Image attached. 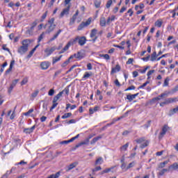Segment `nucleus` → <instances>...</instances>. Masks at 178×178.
Masks as SVG:
<instances>
[{"instance_id": "nucleus-1", "label": "nucleus", "mask_w": 178, "mask_h": 178, "mask_svg": "<svg viewBox=\"0 0 178 178\" xmlns=\"http://www.w3.org/2000/svg\"><path fill=\"white\" fill-rule=\"evenodd\" d=\"M78 41V44L81 46L83 47L86 42H87V38H86L85 36H76L73 40H70V42H67V44L65 46V47L60 51H59V55L62 54H65V52H66V51L69 50V48H70L71 45H74V44H76V42H77Z\"/></svg>"}, {"instance_id": "nucleus-2", "label": "nucleus", "mask_w": 178, "mask_h": 178, "mask_svg": "<svg viewBox=\"0 0 178 178\" xmlns=\"http://www.w3.org/2000/svg\"><path fill=\"white\" fill-rule=\"evenodd\" d=\"M31 44V40L30 39H25L22 42V46L19 47L17 49L18 54L20 55H24L27 51H29V47Z\"/></svg>"}, {"instance_id": "nucleus-3", "label": "nucleus", "mask_w": 178, "mask_h": 178, "mask_svg": "<svg viewBox=\"0 0 178 178\" xmlns=\"http://www.w3.org/2000/svg\"><path fill=\"white\" fill-rule=\"evenodd\" d=\"M55 23V18L52 17L49 19L47 22V23L44 25V29H47L46 33L49 34L50 33H52L56 28V24H54Z\"/></svg>"}, {"instance_id": "nucleus-4", "label": "nucleus", "mask_w": 178, "mask_h": 178, "mask_svg": "<svg viewBox=\"0 0 178 178\" xmlns=\"http://www.w3.org/2000/svg\"><path fill=\"white\" fill-rule=\"evenodd\" d=\"M135 141L137 143V144H142V143H143V144L140 145V147L142 149L145 148V147H148V144H149V141L146 140L145 138L144 137L136 139Z\"/></svg>"}, {"instance_id": "nucleus-5", "label": "nucleus", "mask_w": 178, "mask_h": 178, "mask_svg": "<svg viewBox=\"0 0 178 178\" xmlns=\"http://www.w3.org/2000/svg\"><path fill=\"white\" fill-rule=\"evenodd\" d=\"M177 101V97H170L167 98L164 100V102H162L160 103V106L163 107L165 105H169V104H173V102H176Z\"/></svg>"}, {"instance_id": "nucleus-6", "label": "nucleus", "mask_w": 178, "mask_h": 178, "mask_svg": "<svg viewBox=\"0 0 178 178\" xmlns=\"http://www.w3.org/2000/svg\"><path fill=\"white\" fill-rule=\"evenodd\" d=\"M92 20V18L89 17L87 21L85 22H83L77 28L78 31H80L84 29V27H88V26H90L91 24V22Z\"/></svg>"}, {"instance_id": "nucleus-7", "label": "nucleus", "mask_w": 178, "mask_h": 178, "mask_svg": "<svg viewBox=\"0 0 178 178\" xmlns=\"http://www.w3.org/2000/svg\"><path fill=\"white\" fill-rule=\"evenodd\" d=\"M136 166V161H132L131 163H129L127 165V164L121 165V169L124 172H127L129 169H131V168H134Z\"/></svg>"}, {"instance_id": "nucleus-8", "label": "nucleus", "mask_w": 178, "mask_h": 178, "mask_svg": "<svg viewBox=\"0 0 178 178\" xmlns=\"http://www.w3.org/2000/svg\"><path fill=\"white\" fill-rule=\"evenodd\" d=\"M55 51H56V47L54 46L52 47H47L44 49V56L45 57H48V56H51V55H52V54H54V52H55Z\"/></svg>"}, {"instance_id": "nucleus-9", "label": "nucleus", "mask_w": 178, "mask_h": 178, "mask_svg": "<svg viewBox=\"0 0 178 178\" xmlns=\"http://www.w3.org/2000/svg\"><path fill=\"white\" fill-rule=\"evenodd\" d=\"M73 58H76V59H79V60H81V59H83L84 58V54H83L81 51H78L76 54L70 56L69 59H73Z\"/></svg>"}, {"instance_id": "nucleus-10", "label": "nucleus", "mask_w": 178, "mask_h": 178, "mask_svg": "<svg viewBox=\"0 0 178 178\" xmlns=\"http://www.w3.org/2000/svg\"><path fill=\"white\" fill-rule=\"evenodd\" d=\"M169 130V127L168 125H164L162 128V131L160 133L159 136V138L161 140V138H163V136L166 134V132Z\"/></svg>"}, {"instance_id": "nucleus-11", "label": "nucleus", "mask_w": 178, "mask_h": 178, "mask_svg": "<svg viewBox=\"0 0 178 178\" xmlns=\"http://www.w3.org/2000/svg\"><path fill=\"white\" fill-rule=\"evenodd\" d=\"M49 66H51L49 61H43L40 63V67L42 70H47Z\"/></svg>"}, {"instance_id": "nucleus-12", "label": "nucleus", "mask_w": 178, "mask_h": 178, "mask_svg": "<svg viewBox=\"0 0 178 178\" xmlns=\"http://www.w3.org/2000/svg\"><path fill=\"white\" fill-rule=\"evenodd\" d=\"M70 12V6H68L67 8H64L61 13L60 14V17H63V16H67Z\"/></svg>"}, {"instance_id": "nucleus-13", "label": "nucleus", "mask_w": 178, "mask_h": 178, "mask_svg": "<svg viewBox=\"0 0 178 178\" xmlns=\"http://www.w3.org/2000/svg\"><path fill=\"white\" fill-rule=\"evenodd\" d=\"M35 130V125H33L31 128H25L23 131L25 134H31Z\"/></svg>"}, {"instance_id": "nucleus-14", "label": "nucleus", "mask_w": 178, "mask_h": 178, "mask_svg": "<svg viewBox=\"0 0 178 178\" xmlns=\"http://www.w3.org/2000/svg\"><path fill=\"white\" fill-rule=\"evenodd\" d=\"M77 16H79V10H76L75 14L70 19V26H73V24H74V22H76V19H77Z\"/></svg>"}, {"instance_id": "nucleus-15", "label": "nucleus", "mask_w": 178, "mask_h": 178, "mask_svg": "<svg viewBox=\"0 0 178 178\" xmlns=\"http://www.w3.org/2000/svg\"><path fill=\"white\" fill-rule=\"evenodd\" d=\"M120 65L119 64L116 65L115 67L111 69V74H115V73H118V72H120Z\"/></svg>"}, {"instance_id": "nucleus-16", "label": "nucleus", "mask_w": 178, "mask_h": 178, "mask_svg": "<svg viewBox=\"0 0 178 178\" xmlns=\"http://www.w3.org/2000/svg\"><path fill=\"white\" fill-rule=\"evenodd\" d=\"M62 33V29H59L54 35L49 40V42H52V41H55L58 37H59V34Z\"/></svg>"}, {"instance_id": "nucleus-17", "label": "nucleus", "mask_w": 178, "mask_h": 178, "mask_svg": "<svg viewBox=\"0 0 178 178\" xmlns=\"http://www.w3.org/2000/svg\"><path fill=\"white\" fill-rule=\"evenodd\" d=\"M62 95H63V92H60L57 94L53 99V102H58L60 98H62Z\"/></svg>"}, {"instance_id": "nucleus-18", "label": "nucleus", "mask_w": 178, "mask_h": 178, "mask_svg": "<svg viewBox=\"0 0 178 178\" xmlns=\"http://www.w3.org/2000/svg\"><path fill=\"white\" fill-rule=\"evenodd\" d=\"M77 165H79L78 162H74L71 163L70 165L67 166V169L66 170V172H69L70 170H72V169H74V168H76Z\"/></svg>"}, {"instance_id": "nucleus-19", "label": "nucleus", "mask_w": 178, "mask_h": 178, "mask_svg": "<svg viewBox=\"0 0 178 178\" xmlns=\"http://www.w3.org/2000/svg\"><path fill=\"white\" fill-rule=\"evenodd\" d=\"M139 93H136L134 95H128L127 96V99L129 100V102H131V101H133V99H136V97H138Z\"/></svg>"}, {"instance_id": "nucleus-20", "label": "nucleus", "mask_w": 178, "mask_h": 178, "mask_svg": "<svg viewBox=\"0 0 178 178\" xmlns=\"http://www.w3.org/2000/svg\"><path fill=\"white\" fill-rule=\"evenodd\" d=\"M162 24H163V21L162 19H159L154 22L155 27L161 28L162 27Z\"/></svg>"}, {"instance_id": "nucleus-21", "label": "nucleus", "mask_w": 178, "mask_h": 178, "mask_svg": "<svg viewBox=\"0 0 178 178\" xmlns=\"http://www.w3.org/2000/svg\"><path fill=\"white\" fill-rule=\"evenodd\" d=\"M92 76V72H86L84 75L82 77V80H87V79H90Z\"/></svg>"}, {"instance_id": "nucleus-22", "label": "nucleus", "mask_w": 178, "mask_h": 178, "mask_svg": "<svg viewBox=\"0 0 178 178\" xmlns=\"http://www.w3.org/2000/svg\"><path fill=\"white\" fill-rule=\"evenodd\" d=\"M102 163H104V158L102 157L97 158L95 162V166H97V165H102Z\"/></svg>"}, {"instance_id": "nucleus-23", "label": "nucleus", "mask_w": 178, "mask_h": 178, "mask_svg": "<svg viewBox=\"0 0 178 178\" xmlns=\"http://www.w3.org/2000/svg\"><path fill=\"white\" fill-rule=\"evenodd\" d=\"M115 168H116V166H113L111 168H106L105 170H104L100 175H105V173H109V172H111L112 170H113L115 169Z\"/></svg>"}, {"instance_id": "nucleus-24", "label": "nucleus", "mask_w": 178, "mask_h": 178, "mask_svg": "<svg viewBox=\"0 0 178 178\" xmlns=\"http://www.w3.org/2000/svg\"><path fill=\"white\" fill-rule=\"evenodd\" d=\"M100 26L101 27H105L106 26V19L105 17H102L100 18Z\"/></svg>"}, {"instance_id": "nucleus-25", "label": "nucleus", "mask_w": 178, "mask_h": 178, "mask_svg": "<svg viewBox=\"0 0 178 178\" xmlns=\"http://www.w3.org/2000/svg\"><path fill=\"white\" fill-rule=\"evenodd\" d=\"M99 109V106H96L93 108H89V113L90 115H92L94 113L97 112V111Z\"/></svg>"}, {"instance_id": "nucleus-26", "label": "nucleus", "mask_w": 178, "mask_h": 178, "mask_svg": "<svg viewBox=\"0 0 178 178\" xmlns=\"http://www.w3.org/2000/svg\"><path fill=\"white\" fill-rule=\"evenodd\" d=\"M97 33H98V30L96 29H92L90 35V38H94V37H96L95 35H97Z\"/></svg>"}, {"instance_id": "nucleus-27", "label": "nucleus", "mask_w": 178, "mask_h": 178, "mask_svg": "<svg viewBox=\"0 0 178 178\" xmlns=\"http://www.w3.org/2000/svg\"><path fill=\"white\" fill-rule=\"evenodd\" d=\"M169 169H172V170H178V163H174L169 166Z\"/></svg>"}, {"instance_id": "nucleus-28", "label": "nucleus", "mask_w": 178, "mask_h": 178, "mask_svg": "<svg viewBox=\"0 0 178 178\" xmlns=\"http://www.w3.org/2000/svg\"><path fill=\"white\" fill-rule=\"evenodd\" d=\"M60 59H62V55L60 56L59 57H53L52 65H55V63H56L57 62H59Z\"/></svg>"}, {"instance_id": "nucleus-29", "label": "nucleus", "mask_w": 178, "mask_h": 178, "mask_svg": "<svg viewBox=\"0 0 178 178\" xmlns=\"http://www.w3.org/2000/svg\"><path fill=\"white\" fill-rule=\"evenodd\" d=\"M69 108H70L71 111H73V109H76V108H77V106H76V104L72 105L70 104H67L65 109L67 110Z\"/></svg>"}, {"instance_id": "nucleus-30", "label": "nucleus", "mask_w": 178, "mask_h": 178, "mask_svg": "<svg viewBox=\"0 0 178 178\" xmlns=\"http://www.w3.org/2000/svg\"><path fill=\"white\" fill-rule=\"evenodd\" d=\"M156 58H158V56L156 55V51H154L151 56L150 60L152 62H154V60H156Z\"/></svg>"}, {"instance_id": "nucleus-31", "label": "nucleus", "mask_w": 178, "mask_h": 178, "mask_svg": "<svg viewBox=\"0 0 178 178\" xmlns=\"http://www.w3.org/2000/svg\"><path fill=\"white\" fill-rule=\"evenodd\" d=\"M101 136L94 138L90 142L91 145H94V144H95V143H97V141H98L99 140H101Z\"/></svg>"}, {"instance_id": "nucleus-32", "label": "nucleus", "mask_w": 178, "mask_h": 178, "mask_svg": "<svg viewBox=\"0 0 178 178\" xmlns=\"http://www.w3.org/2000/svg\"><path fill=\"white\" fill-rule=\"evenodd\" d=\"M99 170H102V168L101 166H97L95 168L92 169V175H95V172H98Z\"/></svg>"}, {"instance_id": "nucleus-33", "label": "nucleus", "mask_w": 178, "mask_h": 178, "mask_svg": "<svg viewBox=\"0 0 178 178\" xmlns=\"http://www.w3.org/2000/svg\"><path fill=\"white\" fill-rule=\"evenodd\" d=\"M127 148H129V143H127L125 145H122L120 149V151H127Z\"/></svg>"}, {"instance_id": "nucleus-34", "label": "nucleus", "mask_w": 178, "mask_h": 178, "mask_svg": "<svg viewBox=\"0 0 178 178\" xmlns=\"http://www.w3.org/2000/svg\"><path fill=\"white\" fill-rule=\"evenodd\" d=\"M72 116V113H65L62 117L61 119H69Z\"/></svg>"}, {"instance_id": "nucleus-35", "label": "nucleus", "mask_w": 178, "mask_h": 178, "mask_svg": "<svg viewBox=\"0 0 178 178\" xmlns=\"http://www.w3.org/2000/svg\"><path fill=\"white\" fill-rule=\"evenodd\" d=\"M166 172H169V170L163 168L159 172V176H163L166 173Z\"/></svg>"}, {"instance_id": "nucleus-36", "label": "nucleus", "mask_w": 178, "mask_h": 178, "mask_svg": "<svg viewBox=\"0 0 178 178\" xmlns=\"http://www.w3.org/2000/svg\"><path fill=\"white\" fill-rule=\"evenodd\" d=\"M29 83V78L25 77L23 79V80L21 81V86H24Z\"/></svg>"}, {"instance_id": "nucleus-37", "label": "nucleus", "mask_w": 178, "mask_h": 178, "mask_svg": "<svg viewBox=\"0 0 178 178\" xmlns=\"http://www.w3.org/2000/svg\"><path fill=\"white\" fill-rule=\"evenodd\" d=\"M120 119H123V117H119L118 118H114L113 119L112 122L110 123V124H115V123H116V122H118V120H120Z\"/></svg>"}, {"instance_id": "nucleus-38", "label": "nucleus", "mask_w": 178, "mask_h": 178, "mask_svg": "<svg viewBox=\"0 0 178 178\" xmlns=\"http://www.w3.org/2000/svg\"><path fill=\"white\" fill-rule=\"evenodd\" d=\"M33 112H34V108H31L26 113H24V116H30V114L33 113Z\"/></svg>"}, {"instance_id": "nucleus-39", "label": "nucleus", "mask_w": 178, "mask_h": 178, "mask_svg": "<svg viewBox=\"0 0 178 178\" xmlns=\"http://www.w3.org/2000/svg\"><path fill=\"white\" fill-rule=\"evenodd\" d=\"M44 36H45V32L42 33L38 39V42H41V41L42 40V38H44Z\"/></svg>"}, {"instance_id": "nucleus-40", "label": "nucleus", "mask_w": 178, "mask_h": 178, "mask_svg": "<svg viewBox=\"0 0 178 178\" xmlns=\"http://www.w3.org/2000/svg\"><path fill=\"white\" fill-rule=\"evenodd\" d=\"M112 3H113V1L112 0H108L106 4V8H107V9H109V8H111V6H112Z\"/></svg>"}, {"instance_id": "nucleus-41", "label": "nucleus", "mask_w": 178, "mask_h": 178, "mask_svg": "<svg viewBox=\"0 0 178 178\" xmlns=\"http://www.w3.org/2000/svg\"><path fill=\"white\" fill-rule=\"evenodd\" d=\"M149 84V81H147L145 83H144L143 85H141L140 86H139L138 88V90H141V88H144V87H147V85Z\"/></svg>"}, {"instance_id": "nucleus-42", "label": "nucleus", "mask_w": 178, "mask_h": 178, "mask_svg": "<svg viewBox=\"0 0 178 178\" xmlns=\"http://www.w3.org/2000/svg\"><path fill=\"white\" fill-rule=\"evenodd\" d=\"M101 58H104V59H106V60H109L111 59V56H108V54H102L100 55Z\"/></svg>"}, {"instance_id": "nucleus-43", "label": "nucleus", "mask_w": 178, "mask_h": 178, "mask_svg": "<svg viewBox=\"0 0 178 178\" xmlns=\"http://www.w3.org/2000/svg\"><path fill=\"white\" fill-rule=\"evenodd\" d=\"M70 63V59H67V60H65L62 65V67H66L67 65H69V63Z\"/></svg>"}, {"instance_id": "nucleus-44", "label": "nucleus", "mask_w": 178, "mask_h": 178, "mask_svg": "<svg viewBox=\"0 0 178 178\" xmlns=\"http://www.w3.org/2000/svg\"><path fill=\"white\" fill-rule=\"evenodd\" d=\"M55 94V90L54 89H50L48 92V95L49 97H53V95H54Z\"/></svg>"}, {"instance_id": "nucleus-45", "label": "nucleus", "mask_w": 178, "mask_h": 178, "mask_svg": "<svg viewBox=\"0 0 178 178\" xmlns=\"http://www.w3.org/2000/svg\"><path fill=\"white\" fill-rule=\"evenodd\" d=\"M178 112L177 107L174 108L173 109L170 111V115H175V113H177Z\"/></svg>"}, {"instance_id": "nucleus-46", "label": "nucleus", "mask_w": 178, "mask_h": 178, "mask_svg": "<svg viewBox=\"0 0 178 178\" xmlns=\"http://www.w3.org/2000/svg\"><path fill=\"white\" fill-rule=\"evenodd\" d=\"M169 94H170V92L165 91L164 92L161 93V95L162 98H165V97H168Z\"/></svg>"}, {"instance_id": "nucleus-47", "label": "nucleus", "mask_w": 178, "mask_h": 178, "mask_svg": "<svg viewBox=\"0 0 178 178\" xmlns=\"http://www.w3.org/2000/svg\"><path fill=\"white\" fill-rule=\"evenodd\" d=\"M153 73H155V70H149L148 72H147V79L148 80H149V79H151V74H153Z\"/></svg>"}, {"instance_id": "nucleus-48", "label": "nucleus", "mask_w": 178, "mask_h": 178, "mask_svg": "<svg viewBox=\"0 0 178 178\" xmlns=\"http://www.w3.org/2000/svg\"><path fill=\"white\" fill-rule=\"evenodd\" d=\"M19 83V79H15L12 81L10 86L13 87H16V85Z\"/></svg>"}, {"instance_id": "nucleus-49", "label": "nucleus", "mask_w": 178, "mask_h": 178, "mask_svg": "<svg viewBox=\"0 0 178 178\" xmlns=\"http://www.w3.org/2000/svg\"><path fill=\"white\" fill-rule=\"evenodd\" d=\"M169 77H167L164 81L163 87H168L169 86Z\"/></svg>"}, {"instance_id": "nucleus-50", "label": "nucleus", "mask_w": 178, "mask_h": 178, "mask_svg": "<svg viewBox=\"0 0 178 178\" xmlns=\"http://www.w3.org/2000/svg\"><path fill=\"white\" fill-rule=\"evenodd\" d=\"M14 88H15L14 86H12V85H10V87L8 88V94H12V91H13Z\"/></svg>"}, {"instance_id": "nucleus-51", "label": "nucleus", "mask_w": 178, "mask_h": 178, "mask_svg": "<svg viewBox=\"0 0 178 178\" xmlns=\"http://www.w3.org/2000/svg\"><path fill=\"white\" fill-rule=\"evenodd\" d=\"M69 91H70L69 87H66L63 91H61V92H63H63H65L66 95H69Z\"/></svg>"}, {"instance_id": "nucleus-52", "label": "nucleus", "mask_w": 178, "mask_h": 178, "mask_svg": "<svg viewBox=\"0 0 178 178\" xmlns=\"http://www.w3.org/2000/svg\"><path fill=\"white\" fill-rule=\"evenodd\" d=\"M161 98H163L162 95H159L158 97L153 98L152 101H161Z\"/></svg>"}, {"instance_id": "nucleus-53", "label": "nucleus", "mask_w": 178, "mask_h": 178, "mask_svg": "<svg viewBox=\"0 0 178 178\" xmlns=\"http://www.w3.org/2000/svg\"><path fill=\"white\" fill-rule=\"evenodd\" d=\"M89 143H90V140H88V139H86L84 141L81 143V145H88Z\"/></svg>"}, {"instance_id": "nucleus-54", "label": "nucleus", "mask_w": 178, "mask_h": 178, "mask_svg": "<svg viewBox=\"0 0 178 178\" xmlns=\"http://www.w3.org/2000/svg\"><path fill=\"white\" fill-rule=\"evenodd\" d=\"M95 8H99L101 6V2L99 1H95Z\"/></svg>"}, {"instance_id": "nucleus-55", "label": "nucleus", "mask_w": 178, "mask_h": 178, "mask_svg": "<svg viewBox=\"0 0 178 178\" xmlns=\"http://www.w3.org/2000/svg\"><path fill=\"white\" fill-rule=\"evenodd\" d=\"M38 90L35 91L34 92L32 93L31 97L32 98H35L37 95H38Z\"/></svg>"}, {"instance_id": "nucleus-56", "label": "nucleus", "mask_w": 178, "mask_h": 178, "mask_svg": "<svg viewBox=\"0 0 178 178\" xmlns=\"http://www.w3.org/2000/svg\"><path fill=\"white\" fill-rule=\"evenodd\" d=\"M70 143H72V139H70V140H64V141H62V142H60V144H65V145H67V144H69Z\"/></svg>"}, {"instance_id": "nucleus-57", "label": "nucleus", "mask_w": 178, "mask_h": 178, "mask_svg": "<svg viewBox=\"0 0 178 178\" xmlns=\"http://www.w3.org/2000/svg\"><path fill=\"white\" fill-rule=\"evenodd\" d=\"M134 61V58H129L127 61V65H131L133 62Z\"/></svg>"}, {"instance_id": "nucleus-58", "label": "nucleus", "mask_w": 178, "mask_h": 178, "mask_svg": "<svg viewBox=\"0 0 178 178\" xmlns=\"http://www.w3.org/2000/svg\"><path fill=\"white\" fill-rule=\"evenodd\" d=\"M131 90H136V86H131L129 87L128 88H127L125 90V91H130Z\"/></svg>"}, {"instance_id": "nucleus-59", "label": "nucleus", "mask_w": 178, "mask_h": 178, "mask_svg": "<svg viewBox=\"0 0 178 178\" xmlns=\"http://www.w3.org/2000/svg\"><path fill=\"white\" fill-rule=\"evenodd\" d=\"M87 69L88 70H92V65L90 63L87 64Z\"/></svg>"}, {"instance_id": "nucleus-60", "label": "nucleus", "mask_w": 178, "mask_h": 178, "mask_svg": "<svg viewBox=\"0 0 178 178\" xmlns=\"http://www.w3.org/2000/svg\"><path fill=\"white\" fill-rule=\"evenodd\" d=\"M56 106H58V103L57 102H53V104L51 107V110L55 109V108H56Z\"/></svg>"}, {"instance_id": "nucleus-61", "label": "nucleus", "mask_w": 178, "mask_h": 178, "mask_svg": "<svg viewBox=\"0 0 178 178\" xmlns=\"http://www.w3.org/2000/svg\"><path fill=\"white\" fill-rule=\"evenodd\" d=\"M114 84H115V86H117V87H120V82H119V80L115 79V81H114Z\"/></svg>"}, {"instance_id": "nucleus-62", "label": "nucleus", "mask_w": 178, "mask_h": 178, "mask_svg": "<svg viewBox=\"0 0 178 178\" xmlns=\"http://www.w3.org/2000/svg\"><path fill=\"white\" fill-rule=\"evenodd\" d=\"M108 17L111 19V22H115V20H116V16L115 15H111V17Z\"/></svg>"}, {"instance_id": "nucleus-63", "label": "nucleus", "mask_w": 178, "mask_h": 178, "mask_svg": "<svg viewBox=\"0 0 178 178\" xmlns=\"http://www.w3.org/2000/svg\"><path fill=\"white\" fill-rule=\"evenodd\" d=\"M177 91H178V85L172 90V94H175V92H177Z\"/></svg>"}, {"instance_id": "nucleus-64", "label": "nucleus", "mask_w": 178, "mask_h": 178, "mask_svg": "<svg viewBox=\"0 0 178 178\" xmlns=\"http://www.w3.org/2000/svg\"><path fill=\"white\" fill-rule=\"evenodd\" d=\"M73 123H76V120L72 119V120H69V121L67 122V124H73Z\"/></svg>"}]
</instances>
